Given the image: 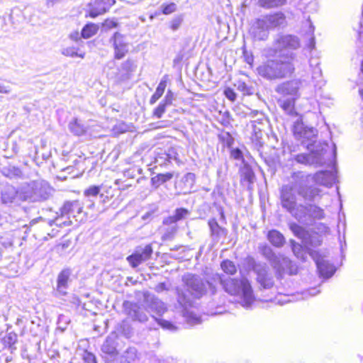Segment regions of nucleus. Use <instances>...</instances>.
<instances>
[{
	"mask_svg": "<svg viewBox=\"0 0 363 363\" xmlns=\"http://www.w3.org/2000/svg\"><path fill=\"white\" fill-rule=\"evenodd\" d=\"M293 133L296 139L300 140L302 144L318 143L315 140L318 130L313 128L305 125L300 119H297L293 125Z\"/></svg>",
	"mask_w": 363,
	"mask_h": 363,
	"instance_id": "9d476101",
	"label": "nucleus"
},
{
	"mask_svg": "<svg viewBox=\"0 0 363 363\" xmlns=\"http://www.w3.org/2000/svg\"><path fill=\"white\" fill-rule=\"evenodd\" d=\"M82 208L83 206L78 200L66 201L60 208V213L62 216L68 214H79L82 212Z\"/></svg>",
	"mask_w": 363,
	"mask_h": 363,
	"instance_id": "a878e982",
	"label": "nucleus"
},
{
	"mask_svg": "<svg viewBox=\"0 0 363 363\" xmlns=\"http://www.w3.org/2000/svg\"><path fill=\"white\" fill-rule=\"evenodd\" d=\"M167 106L164 104L162 101L159 104V106L154 110L153 115L157 118H160L163 113L166 111V107Z\"/></svg>",
	"mask_w": 363,
	"mask_h": 363,
	"instance_id": "49530a36",
	"label": "nucleus"
},
{
	"mask_svg": "<svg viewBox=\"0 0 363 363\" xmlns=\"http://www.w3.org/2000/svg\"><path fill=\"white\" fill-rule=\"evenodd\" d=\"M220 267H221V269H223V271L225 273L228 274L233 275V274H235L237 272L236 266L235 265L233 262H232L229 259H225V260L223 261L220 264Z\"/></svg>",
	"mask_w": 363,
	"mask_h": 363,
	"instance_id": "ea45409f",
	"label": "nucleus"
},
{
	"mask_svg": "<svg viewBox=\"0 0 363 363\" xmlns=\"http://www.w3.org/2000/svg\"><path fill=\"white\" fill-rule=\"evenodd\" d=\"M84 55L85 54L84 53H80V54H78V55L77 57H79L81 58H84Z\"/></svg>",
	"mask_w": 363,
	"mask_h": 363,
	"instance_id": "774afa93",
	"label": "nucleus"
},
{
	"mask_svg": "<svg viewBox=\"0 0 363 363\" xmlns=\"http://www.w3.org/2000/svg\"><path fill=\"white\" fill-rule=\"evenodd\" d=\"M173 177V174L171 172H167L165 174H158L159 180H160L161 184H164L167 181H169Z\"/></svg>",
	"mask_w": 363,
	"mask_h": 363,
	"instance_id": "864d4df0",
	"label": "nucleus"
},
{
	"mask_svg": "<svg viewBox=\"0 0 363 363\" xmlns=\"http://www.w3.org/2000/svg\"><path fill=\"white\" fill-rule=\"evenodd\" d=\"M289 228L296 237L303 240L305 245H309L313 247L321 245L322 240L319 238L315 240H313V237L309 238L308 233L299 225L293 223L290 224Z\"/></svg>",
	"mask_w": 363,
	"mask_h": 363,
	"instance_id": "dca6fc26",
	"label": "nucleus"
},
{
	"mask_svg": "<svg viewBox=\"0 0 363 363\" xmlns=\"http://www.w3.org/2000/svg\"><path fill=\"white\" fill-rule=\"evenodd\" d=\"M189 215V210L184 208H179L174 211V215L166 218L165 222L167 223H177V221L185 218Z\"/></svg>",
	"mask_w": 363,
	"mask_h": 363,
	"instance_id": "72a5a7b5",
	"label": "nucleus"
},
{
	"mask_svg": "<svg viewBox=\"0 0 363 363\" xmlns=\"http://www.w3.org/2000/svg\"><path fill=\"white\" fill-rule=\"evenodd\" d=\"M269 28L262 18L256 19L252 24L250 33L256 40H264L269 35Z\"/></svg>",
	"mask_w": 363,
	"mask_h": 363,
	"instance_id": "2eb2a0df",
	"label": "nucleus"
},
{
	"mask_svg": "<svg viewBox=\"0 0 363 363\" xmlns=\"http://www.w3.org/2000/svg\"><path fill=\"white\" fill-rule=\"evenodd\" d=\"M165 221L166 218L163 219L162 227L161 228L163 232L162 240L164 241L172 240L178 230L177 223H167Z\"/></svg>",
	"mask_w": 363,
	"mask_h": 363,
	"instance_id": "bb28decb",
	"label": "nucleus"
},
{
	"mask_svg": "<svg viewBox=\"0 0 363 363\" xmlns=\"http://www.w3.org/2000/svg\"><path fill=\"white\" fill-rule=\"evenodd\" d=\"M263 18L269 30L285 23V16L280 12L263 16Z\"/></svg>",
	"mask_w": 363,
	"mask_h": 363,
	"instance_id": "c85d7f7f",
	"label": "nucleus"
},
{
	"mask_svg": "<svg viewBox=\"0 0 363 363\" xmlns=\"http://www.w3.org/2000/svg\"><path fill=\"white\" fill-rule=\"evenodd\" d=\"M182 280L184 287L177 289V302L182 308L191 306L194 298H200L208 291L211 294L216 293V286L213 279L203 281L199 276L188 274Z\"/></svg>",
	"mask_w": 363,
	"mask_h": 363,
	"instance_id": "f257e3e1",
	"label": "nucleus"
},
{
	"mask_svg": "<svg viewBox=\"0 0 363 363\" xmlns=\"http://www.w3.org/2000/svg\"><path fill=\"white\" fill-rule=\"evenodd\" d=\"M290 242L294 255L297 258L304 261L306 259V254L302 246L300 244L296 242L294 240H291Z\"/></svg>",
	"mask_w": 363,
	"mask_h": 363,
	"instance_id": "58836bf2",
	"label": "nucleus"
},
{
	"mask_svg": "<svg viewBox=\"0 0 363 363\" xmlns=\"http://www.w3.org/2000/svg\"><path fill=\"white\" fill-rule=\"evenodd\" d=\"M53 189L45 182H32L20 188V200L30 202L43 201L50 198Z\"/></svg>",
	"mask_w": 363,
	"mask_h": 363,
	"instance_id": "39448f33",
	"label": "nucleus"
},
{
	"mask_svg": "<svg viewBox=\"0 0 363 363\" xmlns=\"http://www.w3.org/2000/svg\"><path fill=\"white\" fill-rule=\"evenodd\" d=\"M166 289L167 288L164 283H160L155 288V290L158 293H160Z\"/></svg>",
	"mask_w": 363,
	"mask_h": 363,
	"instance_id": "0e129e2a",
	"label": "nucleus"
},
{
	"mask_svg": "<svg viewBox=\"0 0 363 363\" xmlns=\"http://www.w3.org/2000/svg\"><path fill=\"white\" fill-rule=\"evenodd\" d=\"M89 202V208H92L94 206V202L92 200H90Z\"/></svg>",
	"mask_w": 363,
	"mask_h": 363,
	"instance_id": "338daca9",
	"label": "nucleus"
},
{
	"mask_svg": "<svg viewBox=\"0 0 363 363\" xmlns=\"http://www.w3.org/2000/svg\"><path fill=\"white\" fill-rule=\"evenodd\" d=\"M309 64L310 67L312 68V79L315 80L318 79L322 75V71L319 67V60L311 58L309 61Z\"/></svg>",
	"mask_w": 363,
	"mask_h": 363,
	"instance_id": "e433bc0d",
	"label": "nucleus"
},
{
	"mask_svg": "<svg viewBox=\"0 0 363 363\" xmlns=\"http://www.w3.org/2000/svg\"><path fill=\"white\" fill-rule=\"evenodd\" d=\"M176 9H177V6L174 3H172V4H169L167 6H165L163 9V13L164 14H169V13H173L174 11H176Z\"/></svg>",
	"mask_w": 363,
	"mask_h": 363,
	"instance_id": "13d9d810",
	"label": "nucleus"
},
{
	"mask_svg": "<svg viewBox=\"0 0 363 363\" xmlns=\"http://www.w3.org/2000/svg\"><path fill=\"white\" fill-rule=\"evenodd\" d=\"M172 160H177L176 156L172 155L170 152H159L155 156V162L160 166H164L167 164V163L171 162Z\"/></svg>",
	"mask_w": 363,
	"mask_h": 363,
	"instance_id": "f704fd0d",
	"label": "nucleus"
},
{
	"mask_svg": "<svg viewBox=\"0 0 363 363\" xmlns=\"http://www.w3.org/2000/svg\"><path fill=\"white\" fill-rule=\"evenodd\" d=\"M72 271L69 268L62 269L58 274L57 280V291L62 295L66 294L68 281L69 280Z\"/></svg>",
	"mask_w": 363,
	"mask_h": 363,
	"instance_id": "393cba45",
	"label": "nucleus"
},
{
	"mask_svg": "<svg viewBox=\"0 0 363 363\" xmlns=\"http://www.w3.org/2000/svg\"><path fill=\"white\" fill-rule=\"evenodd\" d=\"M215 285L220 283L225 291L231 295L241 296L242 306L250 308L255 301L252 287L245 278L240 279L228 278L223 279L221 275L216 274L213 276Z\"/></svg>",
	"mask_w": 363,
	"mask_h": 363,
	"instance_id": "7ed1b4c3",
	"label": "nucleus"
},
{
	"mask_svg": "<svg viewBox=\"0 0 363 363\" xmlns=\"http://www.w3.org/2000/svg\"><path fill=\"white\" fill-rule=\"evenodd\" d=\"M153 249L150 244L135 247L134 252L127 257L126 260L133 268H136L140 264L147 261L152 257Z\"/></svg>",
	"mask_w": 363,
	"mask_h": 363,
	"instance_id": "f8f14e48",
	"label": "nucleus"
},
{
	"mask_svg": "<svg viewBox=\"0 0 363 363\" xmlns=\"http://www.w3.org/2000/svg\"><path fill=\"white\" fill-rule=\"evenodd\" d=\"M336 179L335 174L331 171H320L311 175V180L316 184L325 186H331Z\"/></svg>",
	"mask_w": 363,
	"mask_h": 363,
	"instance_id": "aec40b11",
	"label": "nucleus"
},
{
	"mask_svg": "<svg viewBox=\"0 0 363 363\" xmlns=\"http://www.w3.org/2000/svg\"><path fill=\"white\" fill-rule=\"evenodd\" d=\"M4 341L11 346L16 342V337L15 335L10 333L5 337Z\"/></svg>",
	"mask_w": 363,
	"mask_h": 363,
	"instance_id": "052dcab7",
	"label": "nucleus"
},
{
	"mask_svg": "<svg viewBox=\"0 0 363 363\" xmlns=\"http://www.w3.org/2000/svg\"><path fill=\"white\" fill-rule=\"evenodd\" d=\"M168 79V76L164 75L161 79L159 85L157 86L155 92L151 96L150 99V104H154L164 94L165 88L167 86V82Z\"/></svg>",
	"mask_w": 363,
	"mask_h": 363,
	"instance_id": "2f4dec72",
	"label": "nucleus"
},
{
	"mask_svg": "<svg viewBox=\"0 0 363 363\" xmlns=\"http://www.w3.org/2000/svg\"><path fill=\"white\" fill-rule=\"evenodd\" d=\"M116 345L117 344L115 337L108 336L101 345V351L103 353L108 355L111 358H113L118 354L116 350Z\"/></svg>",
	"mask_w": 363,
	"mask_h": 363,
	"instance_id": "cd10ccee",
	"label": "nucleus"
},
{
	"mask_svg": "<svg viewBox=\"0 0 363 363\" xmlns=\"http://www.w3.org/2000/svg\"><path fill=\"white\" fill-rule=\"evenodd\" d=\"M69 130L76 135H84L86 131V126L77 118H74L69 123Z\"/></svg>",
	"mask_w": 363,
	"mask_h": 363,
	"instance_id": "473e14b6",
	"label": "nucleus"
},
{
	"mask_svg": "<svg viewBox=\"0 0 363 363\" xmlns=\"http://www.w3.org/2000/svg\"><path fill=\"white\" fill-rule=\"evenodd\" d=\"M174 99V94L171 90H168L167 92V94L164 97V99L162 101V102L166 104L167 106H169L172 104V101Z\"/></svg>",
	"mask_w": 363,
	"mask_h": 363,
	"instance_id": "6e6d98bb",
	"label": "nucleus"
},
{
	"mask_svg": "<svg viewBox=\"0 0 363 363\" xmlns=\"http://www.w3.org/2000/svg\"><path fill=\"white\" fill-rule=\"evenodd\" d=\"M238 89L244 95H252L255 90L252 86H248L246 83L239 82L238 84Z\"/></svg>",
	"mask_w": 363,
	"mask_h": 363,
	"instance_id": "37998d69",
	"label": "nucleus"
},
{
	"mask_svg": "<svg viewBox=\"0 0 363 363\" xmlns=\"http://www.w3.org/2000/svg\"><path fill=\"white\" fill-rule=\"evenodd\" d=\"M118 23L113 20L106 19L103 23V27L105 29L109 30L117 27Z\"/></svg>",
	"mask_w": 363,
	"mask_h": 363,
	"instance_id": "5fc2aeb1",
	"label": "nucleus"
},
{
	"mask_svg": "<svg viewBox=\"0 0 363 363\" xmlns=\"http://www.w3.org/2000/svg\"><path fill=\"white\" fill-rule=\"evenodd\" d=\"M127 315L133 320L145 322L147 320V315L137 303H127L124 304Z\"/></svg>",
	"mask_w": 363,
	"mask_h": 363,
	"instance_id": "412c9836",
	"label": "nucleus"
},
{
	"mask_svg": "<svg viewBox=\"0 0 363 363\" xmlns=\"http://www.w3.org/2000/svg\"><path fill=\"white\" fill-rule=\"evenodd\" d=\"M311 255L315 260L317 268L320 275L325 278L331 277L335 273V269L333 265L318 256V252L313 251Z\"/></svg>",
	"mask_w": 363,
	"mask_h": 363,
	"instance_id": "a211bd4d",
	"label": "nucleus"
},
{
	"mask_svg": "<svg viewBox=\"0 0 363 363\" xmlns=\"http://www.w3.org/2000/svg\"><path fill=\"white\" fill-rule=\"evenodd\" d=\"M135 67V63L131 60H127L122 64V69L126 72H132Z\"/></svg>",
	"mask_w": 363,
	"mask_h": 363,
	"instance_id": "3c124183",
	"label": "nucleus"
},
{
	"mask_svg": "<svg viewBox=\"0 0 363 363\" xmlns=\"http://www.w3.org/2000/svg\"><path fill=\"white\" fill-rule=\"evenodd\" d=\"M110 42L113 43L115 58L117 60L123 58L128 52V43L125 36L119 32H116L111 38Z\"/></svg>",
	"mask_w": 363,
	"mask_h": 363,
	"instance_id": "4468645a",
	"label": "nucleus"
},
{
	"mask_svg": "<svg viewBox=\"0 0 363 363\" xmlns=\"http://www.w3.org/2000/svg\"><path fill=\"white\" fill-rule=\"evenodd\" d=\"M151 182L153 185H156V187H158L161 184L160 180H159L158 178V174L154 177H152Z\"/></svg>",
	"mask_w": 363,
	"mask_h": 363,
	"instance_id": "69168bd1",
	"label": "nucleus"
},
{
	"mask_svg": "<svg viewBox=\"0 0 363 363\" xmlns=\"http://www.w3.org/2000/svg\"><path fill=\"white\" fill-rule=\"evenodd\" d=\"M210 231L211 238L215 242H218L221 238H223L227 234V230L220 226L215 218H211L208 222Z\"/></svg>",
	"mask_w": 363,
	"mask_h": 363,
	"instance_id": "5701e85b",
	"label": "nucleus"
},
{
	"mask_svg": "<svg viewBox=\"0 0 363 363\" xmlns=\"http://www.w3.org/2000/svg\"><path fill=\"white\" fill-rule=\"evenodd\" d=\"M1 199L4 203H13L16 199L20 200V189L17 190L11 185H6L1 191Z\"/></svg>",
	"mask_w": 363,
	"mask_h": 363,
	"instance_id": "b1692460",
	"label": "nucleus"
},
{
	"mask_svg": "<svg viewBox=\"0 0 363 363\" xmlns=\"http://www.w3.org/2000/svg\"><path fill=\"white\" fill-rule=\"evenodd\" d=\"M294 52L278 55L277 59L267 60L257 67L259 76L267 80L281 79L290 76L295 69Z\"/></svg>",
	"mask_w": 363,
	"mask_h": 363,
	"instance_id": "f03ea898",
	"label": "nucleus"
},
{
	"mask_svg": "<svg viewBox=\"0 0 363 363\" xmlns=\"http://www.w3.org/2000/svg\"><path fill=\"white\" fill-rule=\"evenodd\" d=\"M183 21V17L182 16L174 18L171 21L170 28L172 30H177L181 26Z\"/></svg>",
	"mask_w": 363,
	"mask_h": 363,
	"instance_id": "09e8293b",
	"label": "nucleus"
},
{
	"mask_svg": "<svg viewBox=\"0 0 363 363\" xmlns=\"http://www.w3.org/2000/svg\"><path fill=\"white\" fill-rule=\"evenodd\" d=\"M295 192L306 203L318 201L322 197V191L315 185H308L311 181V174H305L301 172L292 174Z\"/></svg>",
	"mask_w": 363,
	"mask_h": 363,
	"instance_id": "20e7f679",
	"label": "nucleus"
},
{
	"mask_svg": "<svg viewBox=\"0 0 363 363\" xmlns=\"http://www.w3.org/2000/svg\"><path fill=\"white\" fill-rule=\"evenodd\" d=\"M293 191H295L294 182L291 184L284 185L281 187V204L292 216L301 220L303 214L300 211V204H297L296 197Z\"/></svg>",
	"mask_w": 363,
	"mask_h": 363,
	"instance_id": "0eeeda50",
	"label": "nucleus"
},
{
	"mask_svg": "<svg viewBox=\"0 0 363 363\" xmlns=\"http://www.w3.org/2000/svg\"><path fill=\"white\" fill-rule=\"evenodd\" d=\"M301 82L291 80L279 84L275 91L282 95L291 96L293 98L298 96Z\"/></svg>",
	"mask_w": 363,
	"mask_h": 363,
	"instance_id": "6ab92c4d",
	"label": "nucleus"
},
{
	"mask_svg": "<svg viewBox=\"0 0 363 363\" xmlns=\"http://www.w3.org/2000/svg\"><path fill=\"white\" fill-rule=\"evenodd\" d=\"M99 30V26L94 23L86 24L82 30V36L84 38H89L94 35Z\"/></svg>",
	"mask_w": 363,
	"mask_h": 363,
	"instance_id": "4c0bfd02",
	"label": "nucleus"
},
{
	"mask_svg": "<svg viewBox=\"0 0 363 363\" xmlns=\"http://www.w3.org/2000/svg\"><path fill=\"white\" fill-rule=\"evenodd\" d=\"M143 303L145 308L149 312H153L156 314L161 315L166 311L167 307L164 302L156 297L154 294L149 291H144L143 293Z\"/></svg>",
	"mask_w": 363,
	"mask_h": 363,
	"instance_id": "ddd939ff",
	"label": "nucleus"
},
{
	"mask_svg": "<svg viewBox=\"0 0 363 363\" xmlns=\"http://www.w3.org/2000/svg\"><path fill=\"white\" fill-rule=\"evenodd\" d=\"M1 173L6 177L11 179H19L23 178V173L21 169L13 165H8L1 169Z\"/></svg>",
	"mask_w": 363,
	"mask_h": 363,
	"instance_id": "7c9ffc66",
	"label": "nucleus"
},
{
	"mask_svg": "<svg viewBox=\"0 0 363 363\" xmlns=\"http://www.w3.org/2000/svg\"><path fill=\"white\" fill-rule=\"evenodd\" d=\"M318 291H317L315 289H311L308 291H305L301 295V298L299 299H304L310 296H315L317 294H318Z\"/></svg>",
	"mask_w": 363,
	"mask_h": 363,
	"instance_id": "bf43d9fd",
	"label": "nucleus"
},
{
	"mask_svg": "<svg viewBox=\"0 0 363 363\" xmlns=\"http://www.w3.org/2000/svg\"><path fill=\"white\" fill-rule=\"evenodd\" d=\"M267 240L276 247H281L286 242V240L282 233L277 230H271L267 233Z\"/></svg>",
	"mask_w": 363,
	"mask_h": 363,
	"instance_id": "c756f323",
	"label": "nucleus"
},
{
	"mask_svg": "<svg viewBox=\"0 0 363 363\" xmlns=\"http://www.w3.org/2000/svg\"><path fill=\"white\" fill-rule=\"evenodd\" d=\"M259 250L269 261L271 266L279 274L290 264L289 258L281 254L277 255L272 247L266 244L260 245Z\"/></svg>",
	"mask_w": 363,
	"mask_h": 363,
	"instance_id": "1a4fd4ad",
	"label": "nucleus"
},
{
	"mask_svg": "<svg viewBox=\"0 0 363 363\" xmlns=\"http://www.w3.org/2000/svg\"><path fill=\"white\" fill-rule=\"evenodd\" d=\"M11 87L9 86L0 84V93L1 94H9L11 92Z\"/></svg>",
	"mask_w": 363,
	"mask_h": 363,
	"instance_id": "e2e57ef3",
	"label": "nucleus"
},
{
	"mask_svg": "<svg viewBox=\"0 0 363 363\" xmlns=\"http://www.w3.org/2000/svg\"><path fill=\"white\" fill-rule=\"evenodd\" d=\"M115 3L114 0H95L94 4L90 5L89 16L96 18V16L106 13L109 6Z\"/></svg>",
	"mask_w": 363,
	"mask_h": 363,
	"instance_id": "4be33fe9",
	"label": "nucleus"
},
{
	"mask_svg": "<svg viewBox=\"0 0 363 363\" xmlns=\"http://www.w3.org/2000/svg\"><path fill=\"white\" fill-rule=\"evenodd\" d=\"M101 191V187L99 186H91L84 191V195L85 197H96L99 194Z\"/></svg>",
	"mask_w": 363,
	"mask_h": 363,
	"instance_id": "c03bdc74",
	"label": "nucleus"
},
{
	"mask_svg": "<svg viewBox=\"0 0 363 363\" xmlns=\"http://www.w3.org/2000/svg\"><path fill=\"white\" fill-rule=\"evenodd\" d=\"M62 54L67 57H77L78 55L77 52L76 51V49L73 47H69L64 48L62 50Z\"/></svg>",
	"mask_w": 363,
	"mask_h": 363,
	"instance_id": "8fccbe9b",
	"label": "nucleus"
},
{
	"mask_svg": "<svg viewBox=\"0 0 363 363\" xmlns=\"http://www.w3.org/2000/svg\"><path fill=\"white\" fill-rule=\"evenodd\" d=\"M243 56L245 57V62L249 64V65H252L253 63V61H254V59H253V56L251 54H248L246 50H244L243 51Z\"/></svg>",
	"mask_w": 363,
	"mask_h": 363,
	"instance_id": "680f3d73",
	"label": "nucleus"
},
{
	"mask_svg": "<svg viewBox=\"0 0 363 363\" xmlns=\"http://www.w3.org/2000/svg\"><path fill=\"white\" fill-rule=\"evenodd\" d=\"M249 264L257 274V281L260 286L264 289L272 288L274 285V280L272 274L269 273L267 265L265 263L256 262L253 259L249 260Z\"/></svg>",
	"mask_w": 363,
	"mask_h": 363,
	"instance_id": "9b49d317",
	"label": "nucleus"
},
{
	"mask_svg": "<svg viewBox=\"0 0 363 363\" xmlns=\"http://www.w3.org/2000/svg\"><path fill=\"white\" fill-rule=\"evenodd\" d=\"M281 108L287 113H291L294 109V101L291 99L280 101Z\"/></svg>",
	"mask_w": 363,
	"mask_h": 363,
	"instance_id": "a18cd8bd",
	"label": "nucleus"
},
{
	"mask_svg": "<svg viewBox=\"0 0 363 363\" xmlns=\"http://www.w3.org/2000/svg\"><path fill=\"white\" fill-rule=\"evenodd\" d=\"M286 0H258L259 6L264 9L276 8L284 5Z\"/></svg>",
	"mask_w": 363,
	"mask_h": 363,
	"instance_id": "c9c22d12",
	"label": "nucleus"
},
{
	"mask_svg": "<svg viewBox=\"0 0 363 363\" xmlns=\"http://www.w3.org/2000/svg\"><path fill=\"white\" fill-rule=\"evenodd\" d=\"M315 229L317 233L327 234L329 232V228L323 223H318Z\"/></svg>",
	"mask_w": 363,
	"mask_h": 363,
	"instance_id": "4d7b16f0",
	"label": "nucleus"
},
{
	"mask_svg": "<svg viewBox=\"0 0 363 363\" xmlns=\"http://www.w3.org/2000/svg\"><path fill=\"white\" fill-rule=\"evenodd\" d=\"M298 38L293 35H278L274 40L271 48L266 50L268 57H272L277 54L279 55L294 52V50L300 48Z\"/></svg>",
	"mask_w": 363,
	"mask_h": 363,
	"instance_id": "423d86ee",
	"label": "nucleus"
},
{
	"mask_svg": "<svg viewBox=\"0 0 363 363\" xmlns=\"http://www.w3.org/2000/svg\"><path fill=\"white\" fill-rule=\"evenodd\" d=\"M299 209L303 214L301 220H304L306 217L314 220H321L325 218L324 210L317 205L312 203L300 204Z\"/></svg>",
	"mask_w": 363,
	"mask_h": 363,
	"instance_id": "f3484780",
	"label": "nucleus"
},
{
	"mask_svg": "<svg viewBox=\"0 0 363 363\" xmlns=\"http://www.w3.org/2000/svg\"><path fill=\"white\" fill-rule=\"evenodd\" d=\"M325 145L321 143L306 144L309 154H298L294 156V160L303 164H320L323 162L322 155L325 151Z\"/></svg>",
	"mask_w": 363,
	"mask_h": 363,
	"instance_id": "6e6552de",
	"label": "nucleus"
},
{
	"mask_svg": "<svg viewBox=\"0 0 363 363\" xmlns=\"http://www.w3.org/2000/svg\"><path fill=\"white\" fill-rule=\"evenodd\" d=\"M185 311L184 313V316L185 317L186 322L191 325H196L201 323V318L197 316L195 313L191 311H187V308H184Z\"/></svg>",
	"mask_w": 363,
	"mask_h": 363,
	"instance_id": "a19ab883",
	"label": "nucleus"
},
{
	"mask_svg": "<svg viewBox=\"0 0 363 363\" xmlns=\"http://www.w3.org/2000/svg\"><path fill=\"white\" fill-rule=\"evenodd\" d=\"M157 323L163 328L169 330H176L177 327L174 326L171 322L163 320V319H157L155 318Z\"/></svg>",
	"mask_w": 363,
	"mask_h": 363,
	"instance_id": "de8ad7c7",
	"label": "nucleus"
},
{
	"mask_svg": "<svg viewBox=\"0 0 363 363\" xmlns=\"http://www.w3.org/2000/svg\"><path fill=\"white\" fill-rule=\"evenodd\" d=\"M225 97L231 101H234L236 99V94L231 88H227L224 91Z\"/></svg>",
	"mask_w": 363,
	"mask_h": 363,
	"instance_id": "603ef678",
	"label": "nucleus"
},
{
	"mask_svg": "<svg viewBox=\"0 0 363 363\" xmlns=\"http://www.w3.org/2000/svg\"><path fill=\"white\" fill-rule=\"evenodd\" d=\"M242 178L249 184H252L254 182L255 175L252 169L249 166H245L242 169Z\"/></svg>",
	"mask_w": 363,
	"mask_h": 363,
	"instance_id": "79ce46f5",
	"label": "nucleus"
}]
</instances>
